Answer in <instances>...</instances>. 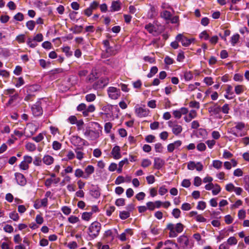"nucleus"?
<instances>
[{"mask_svg": "<svg viewBox=\"0 0 249 249\" xmlns=\"http://www.w3.org/2000/svg\"><path fill=\"white\" fill-rule=\"evenodd\" d=\"M184 226L179 222L176 224L172 223H168L166 227V230L169 231V236L170 238L176 237L178 234L181 233L184 230Z\"/></svg>", "mask_w": 249, "mask_h": 249, "instance_id": "f257e3e1", "label": "nucleus"}, {"mask_svg": "<svg viewBox=\"0 0 249 249\" xmlns=\"http://www.w3.org/2000/svg\"><path fill=\"white\" fill-rule=\"evenodd\" d=\"M101 228V224L97 222H92L89 227L88 234L91 239H94L98 236Z\"/></svg>", "mask_w": 249, "mask_h": 249, "instance_id": "f03ea898", "label": "nucleus"}, {"mask_svg": "<svg viewBox=\"0 0 249 249\" xmlns=\"http://www.w3.org/2000/svg\"><path fill=\"white\" fill-rule=\"evenodd\" d=\"M107 91L109 97L113 100H116L121 96L120 89L114 87L108 88Z\"/></svg>", "mask_w": 249, "mask_h": 249, "instance_id": "7ed1b4c3", "label": "nucleus"}, {"mask_svg": "<svg viewBox=\"0 0 249 249\" xmlns=\"http://www.w3.org/2000/svg\"><path fill=\"white\" fill-rule=\"evenodd\" d=\"M108 83L109 79L108 78H101L93 84V88L96 90L100 89H103L107 86Z\"/></svg>", "mask_w": 249, "mask_h": 249, "instance_id": "20e7f679", "label": "nucleus"}, {"mask_svg": "<svg viewBox=\"0 0 249 249\" xmlns=\"http://www.w3.org/2000/svg\"><path fill=\"white\" fill-rule=\"evenodd\" d=\"M71 143L76 147H83L86 141L78 136H73L71 139Z\"/></svg>", "mask_w": 249, "mask_h": 249, "instance_id": "39448f33", "label": "nucleus"}, {"mask_svg": "<svg viewBox=\"0 0 249 249\" xmlns=\"http://www.w3.org/2000/svg\"><path fill=\"white\" fill-rule=\"evenodd\" d=\"M176 39L177 41L181 42L182 46L185 47L189 46L192 41L194 40V38L189 39L180 34L176 36Z\"/></svg>", "mask_w": 249, "mask_h": 249, "instance_id": "423d86ee", "label": "nucleus"}, {"mask_svg": "<svg viewBox=\"0 0 249 249\" xmlns=\"http://www.w3.org/2000/svg\"><path fill=\"white\" fill-rule=\"evenodd\" d=\"M85 136L90 140H94L99 137V133L96 130L87 129L84 132Z\"/></svg>", "mask_w": 249, "mask_h": 249, "instance_id": "0eeeda50", "label": "nucleus"}, {"mask_svg": "<svg viewBox=\"0 0 249 249\" xmlns=\"http://www.w3.org/2000/svg\"><path fill=\"white\" fill-rule=\"evenodd\" d=\"M177 241L180 244L183 249H187L189 244V239L187 236L183 234L177 238Z\"/></svg>", "mask_w": 249, "mask_h": 249, "instance_id": "6e6552de", "label": "nucleus"}, {"mask_svg": "<svg viewBox=\"0 0 249 249\" xmlns=\"http://www.w3.org/2000/svg\"><path fill=\"white\" fill-rule=\"evenodd\" d=\"M135 113L139 117H144L148 115L149 110L147 108L139 107L135 109Z\"/></svg>", "mask_w": 249, "mask_h": 249, "instance_id": "1a4fd4ad", "label": "nucleus"}, {"mask_svg": "<svg viewBox=\"0 0 249 249\" xmlns=\"http://www.w3.org/2000/svg\"><path fill=\"white\" fill-rule=\"evenodd\" d=\"M168 125L172 128V132L175 135H178L180 134L182 130V126L177 124H174L171 121L168 122Z\"/></svg>", "mask_w": 249, "mask_h": 249, "instance_id": "9d476101", "label": "nucleus"}, {"mask_svg": "<svg viewBox=\"0 0 249 249\" xmlns=\"http://www.w3.org/2000/svg\"><path fill=\"white\" fill-rule=\"evenodd\" d=\"M165 164L164 160L159 157H155L154 158L153 167L155 169L160 170L162 168Z\"/></svg>", "mask_w": 249, "mask_h": 249, "instance_id": "9b49d317", "label": "nucleus"}, {"mask_svg": "<svg viewBox=\"0 0 249 249\" xmlns=\"http://www.w3.org/2000/svg\"><path fill=\"white\" fill-rule=\"evenodd\" d=\"M120 151V147L118 145L115 146L112 148L111 154L114 159L118 160L121 158L122 156Z\"/></svg>", "mask_w": 249, "mask_h": 249, "instance_id": "f8f14e48", "label": "nucleus"}, {"mask_svg": "<svg viewBox=\"0 0 249 249\" xmlns=\"http://www.w3.org/2000/svg\"><path fill=\"white\" fill-rule=\"evenodd\" d=\"M32 113L34 116H38L42 114V109L39 104L34 105L31 108Z\"/></svg>", "mask_w": 249, "mask_h": 249, "instance_id": "ddd939ff", "label": "nucleus"}, {"mask_svg": "<svg viewBox=\"0 0 249 249\" xmlns=\"http://www.w3.org/2000/svg\"><path fill=\"white\" fill-rule=\"evenodd\" d=\"M15 177L18 183L21 186H24L26 183V180L24 176L21 173H16Z\"/></svg>", "mask_w": 249, "mask_h": 249, "instance_id": "4468645a", "label": "nucleus"}, {"mask_svg": "<svg viewBox=\"0 0 249 249\" xmlns=\"http://www.w3.org/2000/svg\"><path fill=\"white\" fill-rule=\"evenodd\" d=\"M91 196L95 198H98L100 197V189L97 186H93L92 188L90 191Z\"/></svg>", "mask_w": 249, "mask_h": 249, "instance_id": "2eb2a0df", "label": "nucleus"}, {"mask_svg": "<svg viewBox=\"0 0 249 249\" xmlns=\"http://www.w3.org/2000/svg\"><path fill=\"white\" fill-rule=\"evenodd\" d=\"M144 28L150 34L154 35V34L157 33V28L151 23L145 25Z\"/></svg>", "mask_w": 249, "mask_h": 249, "instance_id": "dca6fc26", "label": "nucleus"}, {"mask_svg": "<svg viewBox=\"0 0 249 249\" xmlns=\"http://www.w3.org/2000/svg\"><path fill=\"white\" fill-rule=\"evenodd\" d=\"M110 8L112 12L119 11L121 8L120 1L119 0L113 1L111 3Z\"/></svg>", "mask_w": 249, "mask_h": 249, "instance_id": "f3484780", "label": "nucleus"}, {"mask_svg": "<svg viewBox=\"0 0 249 249\" xmlns=\"http://www.w3.org/2000/svg\"><path fill=\"white\" fill-rule=\"evenodd\" d=\"M34 127L32 124H28L27 127L25 128L24 132H22L21 131L15 130L14 131V134L19 137H21L23 135L24 133H27L28 131H29L31 128Z\"/></svg>", "mask_w": 249, "mask_h": 249, "instance_id": "a211bd4d", "label": "nucleus"}, {"mask_svg": "<svg viewBox=\"0 0 249 249\" xmlns=\"http://www.w3.org/2000/svg\"><path fill=\"white\" fill-rule=\"evenodd\" d=\"M208 111L210 113H213L214 114H217L221 111V107L217 104H214L213 106L210 107L208 108Z\"/></svg>", "mask_w": 249, "mask_h": 249, "instance_id": "6ab92c4d", "label": "nucleus"}, {"mask_svg": "<svg viewBox=\"0 0 249 249\" xmlns=\"http://www.w3.org/2000/svg\"><path fill=\"white\" fill-rule=\"evenodd\" d=\"M85 171L86 175L85 177H84V178H87L90 175L94 173V167L91 165H89L86 167Z\"/></svg>", "mask_w": 249, "mask_h": 249, "instance_id": "aec40b11", "label": "nucleus"}, {"mask_svg": "<svg viewBox=\"0 0 249 249\" xmlns=\"http://www.w3.org/2000/svg\"><path fill=\"white\" fill-rule=\"evenodd\" d=\"M46 206L47 199L45 198L40 200H36L34 204V207L36 209H38L41 207H45Z\"/></svg>", "mask_w": 249, "mask_h": 249, "instance_id": "412c9836", "label": "nucleus"}, {"mask_svg": "<svg viewBox=\"0 0 249 249\" xmlns=\"http://www.w3.org/2000/svg\"><path fill=\"white\" fill-rule=\"evenodd\" d=\"M95 110V106L91 104L90 105L88 108L86 107V109L85 110L82 112L83 115L84 117H87L89 115V113H92L94 112Z\"/></svg>", "mask_w": 249, "mask_h": 249, "instance_id": "4be33fe9", "label": "nucleus"}, {"mask_svg": "<svg viewBox=\"0 0 249 249\" xmlns=\"http://www.w3.org/2000/svg\"><path fill=\"white\" fill-rule=\"evenodd\" d=\"M83 26L82 25H75L73 27L70 29V31L74 34H79L82 33Z\"/></svg>", "mask_w": 249, "mask_h": 249, "instance_id": "5701e85b", "label": "nucleus"}, {"mask_svg": "<svg viewBox=\"0 0 249 249\" xmlns=\"http://www.w3.org/2000/svg\"><path fill=\"white\" fill-rule=\"evenodd\" d=\"M62 51L65 53L66 56L70 57L72 55L73 52L71 50V48L69 46H65L61 48Z\"/></svg>", "mask_w": 249, "mask_h": 249, "instance_id": "b1692460", "label": "nucleus"}, {"mask_svg": "<svg viewBox=\"0 0 249 249\" xmlns=\"http://www.w3.org/2000/svg\"><path fill=\"white\" fill-rule=\"evenodd\" d=\"M160 16L165 20H169V19H170L172 17V14L170 13V12L167 10H165L161 13Z\"/></svg>", "mask_w": 249, "mask_h": 249, "instance_id": "393cba45", "label": "nucleus"}, {"mask_svg": "<svg viewBox=\"0 0 249 249\" xmlns=\"http://www.w3.org/2000/svg\"><path fill=\"white\" fill-rule=\"evenodd\" d=\"M245 87L244 85H239L235 87L234 91L236 94L240 95L245 90Z\"/></svg>", "mask_w": 249, "mask_h": 249, "instance_id": "a878e982", "label": "nucleus"}, {"mask_svg": "<svg viewBox=\"0 0 249 249\" xmlns=\"http://www.w3.org/2000/svg\"><path fill=\"white\" fill-rule=\"evenodd\" d=\"M83 149V147H76L74 151L76 154V158L79 160H81L83 158L84 153L80 150Z\"/></svg>", "mask_w": 249, "mask_h": 249, "instance_id": "bb28decb", "label": "nucleus"}, {"mask_svg": "<svg viewBox=\"0 0 249 249\" xmlns=\"http://www.w3.org/2000/svg\"><path fill=\"white\" fill-rule=\"evenodd\" d=\"M125 163L128 164V161L127 158L124 159L123 160L120 161L119 163V167L117 169V172L119 173H121L122 172V168L124 165Z\"/></svg>", "mask_w": 249, "mask_h": 249, "instance_id": "cd10ccee", "label": "nucleus"}, {"mask_svg": "<svg viewBox=\"0 0 249 249\" xmlns=\"http://www.w3.org/2000/svg\"><path fill=\"white\" fill-rule=\"evenodd\" d=\"M240 36L238 34L233 35L231 37V43L232 46H234L238 42Z\"/></svg>", "mask_w": 249, "mask_h": 249, "instance_id": "c85d7f7f", "label": "nucleus"}, {"mask_svg": "<svg viewBox=\"0 0 249 249\" xmlns=\"http://www.w3.org/2000/svg\"><path fill=\"white\" fill-rule=\"evenodd\" d=\"M150 232L154 235H158L160 232V229L158 228V226H150Z\"/></svg>", "mask_w": 249, "mask_h": 249, "instance_id": "c756f323", "label": "nucleus"}, {"mask_svg": "<svg viewBox=\"0 0 249 249\" xmlns=\"http://www.w3.org/2000/svg\"><path fill=\"white\" fill-rule=\"evenodd\" d=\"M92 215V213L84 212L82 214V219L84 220L89 221Z\"/></svg>", "mask_w": 249, "mask_h": 249, "instance_id": "7c9ffc66", "label": "nucleus"}, {"mask_svg": "<svg viewBox=\"0 0 249 249\" xmlns=\"http://www.w3.org/2000/svg\"><path fill=\"white\" fill-rule=\"evenodd\" d=\"M120 218L122 220H125L130 216V213L129 212L123 211L120 212Z\"/></svg>", "mask_w": 249, "mask_h": 249, "instance_id": "2f4dec72", "label": "nucleus"}, {"mask_svg": "<svg viewBox=\"0 0 249 249\" xmlns=\"http://www.w3.org/2000/svg\"><path fill=\"white\" fill-rule=\"evenodd\" d=\"M234 124H236L234 128L239 131L242 130L245 127V123L242 122H235Z\"/></svg>", "mask_w": 249, "mask_h": 249, "instance_id": "473e14b6", "label": "nucleus"}, {"mask_svg": "<svg viewBox=\"0 0 249 249\" xmlns=\"http://www.w3.org/2000/svg\"><path fill=\"white\" fill-rule=\"evenodd\" d=\"M26 149L29 151L33 152L36 149V145L31 142H27L25 145Z\"/></svg>", "mask_w": 249, "mask_h": 249, "instance_id": "72a5a7b5", "label": "nucleus"}, {"mask_svg": "<svg viewBox=\"0 0 249 249\" xmlns=\"http://www.w3.org/2000/svg\"><path fill=\"white\" fill-rule=\"evenodd\" d=\"M222 162L219 160H213V166L217 169H219L222 166Z\"/></svg>", "mask_w": 249, "mask_h": 249, "instance_id": "f704fd0d", "label": "nucleus"}, {"mask_svg": "<svg viewBox=\"0 0 249 249\" xmlns=\"http://www.w3.org/2000/svg\"><path fill=\"white\" fill-rule=\"evenodd\" d=\"M158 71V69L156 66L152 67L151 69L150 72L148 73L147 77L148 78H151L156 73H157Z\"/></svg>", "mask_w": 249, "mask_h": 249, "instance_id": "c9c22d12", "label": "nucleus"}, {"mask_svg": "<svg viewBox=\"0 0 249 249\" xmlns=\"http://www.w3.org/2000/svg\"><path fill=\"white\" fill-rule=\"evenodd\" d=\"M181 211L178 208H175L173 210L172 212V215L175 218H178L180 216Z\"/></svg>", "mask_w": 249, "mask_h": 249, "instance_id": "e433bc0d", "label": "nucleus"}, {"mask_svg": "<svg viewBox=\"0 0 249 249\" xmlns=\"http://www.w3.org/2000/svg\"><path fill=\"white\" fill-rule=\"evenodd\" d=\"M85 99L87 102H91L95 100L96 95L93 93L88 94L86 95Z\"/></svg>", "mask_w": 249, "mask_h": 249, "instance_id": "4c0bfd02", "label": "nucleus"}, {"mask_svg": "<svg viewBox=\"0 0 249 249\" xmlns=\"http://www.w3.org/2000/svg\"><path fill=\"white\" fill-rule=\"evenodd\" d=\"M9 217L15 221H17L19 218L18 213L15 211L10 213H9Z\"/></svg>", "mask_w": 249, "mask_h": 249, "instance_id": "58836bf2", "label": "nucleus"}, {"mask_svg": "<svg viewBox=\"0 0 249 249\" xmlns=\"http://www.w3.org/2000/svg\"><path fill=\"white\" fill-rule=\"evenodd\" d=\"M214 188L212 190V194L213 195H217L221 190V188L219 185L215 184L214 185Z\"/></svg>", "mask_w": 249, "mask_h": 249, "instance_id": "ea45409f", "label": "nucleus"}, {"mask_svg": "<svg viewBox=\"0 0 249 249\" xmlns=\"http://www.w3.org/2000/svg\"><path fill=\"white\" fill-rule=\"evenodd\" d=\"M36 42V41L34 40L33 38H29L27 40V43L31 48H35L37 45V43Z\"/></svg>", "mask_w": 249, "mask_h": 249, "instance_id": "a19ab883", "label": "nucleus"}, {"mask_svg": "<svg viewBox=\"0 0 249 249\" xmlns=\"http://www.w3.org/2000/svg\"><path fill=\"white\" fill-rule=\"evenodd\" d=\"M36 22L33 20H29L26 22V25L27 28L31 31L33 30Z\"/></svg>", "mask_w": 249, "mask_h": 249, "instance_id": "79ce46f5", "label": "nucleus"}, {"mask_svg": "<svg viewBox=\"0 0 249 249\" xmlns=\"http://www.w3.org/2000/svg\"><path fill=\"white\" fill-rule=\"evenodd\" d=\"M151 164V160L148 159H145L142 160L141 166L144 168H146L149 166Z\"/></svg>", "mask_w": 249, "mask_h": 249, "instance_id": "37998d69", "label": "nucleus"}, {"mask_svg": "<svg viewBox=\"0 0 249 249\" xmlns=\"http://www.w3.org/2000/svg\"><path fill=\"white\" fill-rule=\"evenodd\" d=\"M79 221V219L78 217L73 215H71L68 218V221L71 224H75Z\"/></svg>", "mask_w": 249, "mask_h": 249, "instance_id": "c03bdc74", "label": "nucleus"}, {"mask_svg": "<svg viewBox=\"0 0 249 249\" xmlns=\"http://www.w3.org/2000/svg\"><path fill=\"white\" fill-rule=\"evenodd\" d=\"M206 207V202L203 201H200L198 202L196 209L198 210H203Z\"/></svg>", "mask_w": 249, "mask_h": 249, "instance_id": "a18cd8bd", "label": "nucleus"}, {"mask_svg": "<svg viewBox=\"0 0 249 249\" xmlns=\"http://www.w3.org/2000/svg\"><path fill=\"white\" fill-rule=\"evenodd\" d=\"M74 175L77 178H84L85 176L84 175V172L81 169H77L75 171Z\"/></svg>", "mask_w": 249, "mask_h": 249, "instance_id": "49530a36", "label": "nucleus"}, {"mask_svg": "<svg viewBox=\"0 0 249 249\" xmlns=\"http://www.w3.org/2000/svg\"><path fill=\"white\" fill-rule=\"evenodd\" d=\"M185 58V56L184 54V52L182 51H180L179 53H178L177 57V60L178 62H183Z\"/></svg>", "mask_w": 249, "mask_h": 249, "instance_id": "de8ad7c7", "label": "nucleus"}, {"mask_svg": "<svg viewBox=\"0 0 249 249\" xmlns=\"http://www.w3.org/2000/svg\"><path fill=\"white\" fill-rule=\"evenodd\" d=\"M235 128L234 127H232L230 128V130L228 131V132L230 133H231L234 136L237 137H242L245 135L244 133H241L240 134H238L237 133H236L235 131Z\"/></svg>", "mask_w": 249, "mask_h": 249, "instance_id": "09e8293b", "label": "nucleus"}, {"mask_svg": "<svg viewBox=\"0 0 249 249\" xmlns=\"http://www.w3.org/2000/svg\"><path fill=\"white\" fill-rule=\"evenodd\" d=\"M199 36L200 38H203L205 40H207L209 38V35L206 30L202 32Z\"/></svg>", "mask_w": 249, "mask_h": 249, "instance_id": "8fccbe9b", "label": "nucleus"}, {"mask_svg": "<svg viewBox=\"0 0 249 249\" xmlns=\"http://www.w3.org/2000/svg\"><path fill=\"white\" fill-rule=\"evenodd\" d=\"M237 243V240L235 238V237L233 236L230 237L228 240H227V243L229 245H236Z\"/></svg>", "mask_w": 249, "mask_h": 249, "instance_id": "3c124183", "label": "nucleus"}, {"mask_svg": "<svg viewBox=\"0 0 249 249\" xmlns=\"http://www.w3.org/2000/svg\"><path fill=\"white\" fill-rule=\"evenodd\" d=\"M16 40L19 43H24L25 40V35L24 34L19 35L16 37Z\"/></svg>", "mask_w": 249, "mask_h": 249, "instance_id": "603ef678", "label": "nucleus"}, {"mask_svg": "<svg viewBox=\"0 0 249 249\" xmlns=\"http://www.w3.org/2000/svg\"><path fill=\"white\" fill-rule=\"evenodd\" d=\"M112 127V123L108 122L105 124L104 126L105 131L107 133H109L110 132L111 129Z\"/></svg>", "mask_w": 249, "mask_h": 249, "instance_id": "864d4df0", "label": "nucleus"}, {"mask_svg": "<svg viewBox=\"0 0 249 249\" xmlns=\"http://www.w3.org/2000/svg\"><path fill=\"white\" fill-rule=\"evenodd\" d=\"M62 146L61 143L57 141H54L53 143V148L55 150H58L61 149Z\"/></svg>", "mask_w": 249, "mask_h": 249, "instance_id": "5fc2aeb1", "label": "nucleus"}, {"mask_svg": "<svg viewBox=\"0 0 249 249\" xmlns=\"http://www.w3.org/2000/svg\"><path fill=\"white\" fill-rule=\"evenodd\" d=\"M63 72V69H62V68H56V69H55L54 70H53L49 72V73L48 74H49L51 76V75H54L55 74L59 73H61V72Z\"/></svg>", "mask_w": 249, "mask_h": 249, "instance_id": "6e6d98bb", "label": "nucleus"}, {"mask_svg": "<svg viewBox=\"0 0 249 249\" xmlns=\"http://www.w3.org/2000/svg\"><path fill=\"white\" fill-rule=\"evenodd\" d=\"M115 205L117 206H124L125 205V199L123 198L116 199L115 201Z\"/></svg>", "mask_w": 249, "mask_h": 249, "instance_id": "4d7b16f0", "label": "nucleus"}, {"mask_svg": "<svg viewBox=\"0 0 249 249\" xmlns=\"http://www.w3.org/2000/svg\"><path fill=\"white\" fill-rule=\"evenodd\" d=\"M163 146L161 143L158 142L155 144V149L156 152L161 153L162 151Z\"/></svg>", "mask_w": 249, "mask_h": 249, "instance_id": "13d9d810", "label": "nucleus"}, {"mask_svg": "<svg viewBox=\"0 0 249 249\" xmlns=\"http://www.w3.org/2000/svg\"><path fill=\"white\" fill-rule=\"evenodd\" d=\"M146 207L147 210H149L150 211H154L155 209V204L153 202L149 201L146 203Z\"/></svg>", "mask_w": 249, "mask_h": 249, "instance_id": "bf43d9fd", "label": "nucleus"}, {"mask_svg": "<svg viewBox=\"0 0 249 249\" xmlns=\"http://www.w3.org/2000/svg\"><path fill=\"white\" fill-rule=\"evenodd\" d=\"M201 183V178L199 177H196L194 178V185L196 187H198L199 186Z\"/></svg>", "mask_w": 249, "mask_h": 249, "instance_id": "052dcab7", "label": "nucleus"}, {"mask_svg": "<svg viewBox=\"0 0 249 249\" xmlns=\"http://www.w3.org/2000/svg\"><path fill=\"white\" fill-rule=\"evenodd\" d=\"M184 76L185 80L189 81L192 79L193 75L192 72L189 71L185 72Z\"/></svg>", "mask_w": 249, "mask_h": 249, "instance_id": "680f3d73", "label": "nucleus"}, {"mask_svg": "<svg viewBox=\"0 0 249 249\" xmlns=\"http://www.w3.org/2000/svg\"><path fill=\"white\" fill-rule=\"evenodd\" d=\"M230 110L229 105L228 104H224L222 107H221V111L224 114H228Z\"/></svg>", "mask_w": 249, "mask_h": 249, "instance_id": "e2e57ef3", "label": "nucleus"}, {"mask_svg": "<svg viewBox=\"0 0 249 249\" xmlns=\"http://www.w3.org/2000/svg\"><path fill=\"white\" fill-rule=\"evenodd\" d=\"M233 157V154L227 150L224 151L223 157L224 159H230Z\"/></svg>", "mask_w": 249, "mask_h": 249, "instance_id": "0e129e2a", "label": "nucleus"}, {"mask_svg": "<svg viewBox=\"0 0 249 249\" xmlns=\"http://www.w3.org/2000/svg\"><path fill=\"white\" fill-rule=\"evenodd\" d=\"M168 190L166 188V187L165 185H162L161 186L159 190V194L161 196H163L164 194H165L166 193H167Z\"/></svg>", "mask_w": 249, "mask_h": 249, "instance_id": "69168bd1", "label": "nucleus"}, {"mask_svg": "<svg viewBox=\"0 0 249 249\" xmlns=\"http://www.w3.org/2000/svg\"><path fill=\"white\" fill-rule=\"evenodd\" d=\"M246 211L244 210H240L238 213V217L240 219H244L246 217Z\"/></svg>", "mask_w": 249, "mask_h": 249, "instance_id": "338daca9", "label": "nucleus"}, {"mask_svg": "<svg viewBox=\"0 0 249 249\" xmlns=\"http://www.w3.org/2000/svg\"><path fill=\"white\" fill-rule=\"evenodd\" d=\"M234 188H235V186L232 183H230L227 184L226 185V187H225L226 191H227L228 192H231L234 191Z\"/></svg>", "mask_w": 249, "mask_h": 249, "instance_id": "774afa93", "label": "nucleus"}]
</instances>
